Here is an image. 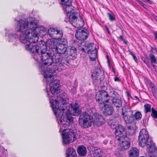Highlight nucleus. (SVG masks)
<instances>
[{
	"instance_id": "f257e3e1",
	"label": "nucleus",
	"mask_w": 157,
	"mask_h": 157,
	"mask_svg": "<svg viewBox=\"0 0 157 157\" xmlns=\"http://www.w3.org/2000/svg\"><path fill=\"white\" fill-rule=\"evenodd\" d=\"M67 96L64 93L62 95L57 96V100L53 99L52 101L50 99L52 109L56 116L60 118V122L62 126L68 127L73 122V118L71 115L76 116L80 113L78 105L76 103L70 105V109L64 112L67 108V104L66 101Z\"/></svg>"
},
{
	"instance_id": "f03ea898",
	"label": "nucleus",
	"mask_w": 157,
	"mask_h": 157,
	"mask_svg": "<svg viewBox=\"0 0 157 157\" xmlns=\"http://www.w3.org/2000/svg\"><path fill=\"white\" fill-rule=\"evenodd\" d=\"M40 58L43 64L47 66L53 64L55 70L60 71L63 67L68 66V60L65 58H61V55L53 51H47L40 56Z\"/></svg>"
},
{
	"instance_id": "7ed1b4c3",
	"label": "nucleus",
	"mask_w": 157,
	"mask_h": 157,
	"mask_svg": "<svg viewBox=\"0 0 157 157\" xmlns=\"http://www.w3.org/2000/svg\"><path fill=\"white\" fill-rule=\"evenodd\" d=\"M63 6V10L65 11L67 14L69 15V22L74 27L80 28L83 27L84 21L82 18L81 17V20L78 19L77 17L79 14L75 11V7L71 5L72 0H60Z\"/></svg>"
},
{
	"instance_id": "20e7f679",
	"label": "nucleus",
	"mask_w": 157,
	"mask_h": 157,
	"mask_svg": "<svg viewBox=\"0 0 157 157\" xmlns=\"http://www.w3.org/2000/svg\"><path fill=\"white\" fill-rule=\"evenodd\" d=\"M92 118L94 125L99 126L103 124L105 120L102 116L99 114L95 113L92 115L89 114L87 112H84L79 115V123L81 127L83 128H88L91 125V119Z\"/></svg>"
},
{
	"instance_id": "39448f33",
	"label": "nucleus",
	"mask_w": 157,
	"mask_h": 157,
	"mask_svg": "<svg viewBox=\"0 0 157 157\" xmlns=\"http://www.w3.org/2000/svg\"><path fill=\"white\" fill-rule=\"evenodd\" d=\"M139 138V144L141 147L146 145L149 152L151 156L157 157V148L151 139L146 130L142 129L140 132Z\"/></svg>"
},
{
	"instance_id": "423d86ee",
	"label": "nucleus",
	"mask_w": 157,
	"mask_h": 157,
	"mask_svg": "<svg viewBox=\"0 0 157 157\" xmlns=\"http://www.w3.org/2000/svg\"><path fill=\"white\" fill-rule=\"evenodd\" d=\"M25 48L26 50L33 54L42 55L48 51L46 44L43 40L39 42L36 46L29 43L26 45Z\"/></svg>"
},
{
	"instance_id": "0eeeda50",
	"label": "nucleus",
	"mask_w": 157,
	"mask_h": 157,
	"mask_svg": "<svg viewBox=\"0 0 157 157\" xmlns=\"http://www.w3.org/2000/svg\"><path fill=\"white\" fill-rule=\"evenodd\" d=\"M62 136L63 143L65 145L74 142L76 139V134L74 131L68 128L64 129L63 130Z\"/></svg>"
},
{
	"instance_id": "6e6552de",
	"label": "nucleus",
	"mask_w": 157,
	"mask_h": 157,
	"mask_svg": "<svg viewBox=\"0 0 157 157\" xmlns=\"http://www.w3.org/2000/svg\"><path fill=\"white\" fill-rule=\"evenodd\" d=\"M93 84L96 85L103 81L105 78L104 73L100 68L95 69L92 75Z\"/></svg>"
},
{
	"instance_id": "1a4fd4ad",
	"label": "nucleus",
	"mask_w": 157,
	"mask_h": 157,
	"mask_svg": "<svg viewBox=\"0 0 157 157\" xmlns=\"http://www.w3.org/2000/svg\"><path fill=\"white\" fill-rule=\"evenodd\" d=\"M110 98L108 92L105 90H101L99 94L96 95V101L99 104H104L108 103Z\"/></svg>"
},
{
	"instance_id": "9d476101",
	"label": "nucleus",
	"mask_w": 157,
	"mask_h": 157,
	"mask_svg": "<svg viewBox=\"0 0 157 157\" xmlns=\"http://www.w3.org/2000/svg\"><path fill=\"white\" fill-rule=\"evenodd\" d=\"M28 21L26 19H21L18 21L16 26V30L21 33H26L30 34L31 30L28 29L27 23Z\"/></svg>"
},
{
	"instance_id": "9b49d317",
	"label": "nucleus",
	"mask_w": 157,
	"mask_h": 157,
	"mask_svg": "<svg viewBox=\"0 0 157 157\" xmlns=\"http://www.w3.org/2000/svg\"><path fill=\"white\" fill-rule=\"evenodd\" d=\"M115 129V138L116 140H120L121 138L127 136L126 129L121 125L119 124L114 127Z\"/></svg>"
},
{
	"instance_id": "f8f14e48",
	"label": "nucleus",
	"mask_w": 157,
	"mask_h": 157,
	"mask_svg": "<svg viewBox=\"0 0 157 157\" xmlns=\"http://www.w3.org/2000/svg\"><path fill=\"white\" fill-rule=\"evenodd\" d=\"M76 49L75 47L70 46L67 48V50L63 55H61V58H65L69 60V64H70L69 59H74L76 55Z\"/></svg>"
},
{
	"instance_id": "ddd939ff",
	"label": "nucleus",
	"mask_w": 157,
	"mask_h": 157,
	"mask_svg": "<svg viewBox=\"0 0 157 157\" xmlns=\"http://www.w3.org/2000/svg\"><path fill=\"white\" fill-rule=\"evenodd\" d=\"M94 44L90 43L86 45L87 48L89 49L88 53L89 54L90 60L94 61L95 60L97 56V50L95 47H94Z\"/></svg>"
},
{
	"instance_id": "4468645a",
	"label": "nucleus",
	"mask_w": 157,
	"mask_h": 157,
	"mask_svg": "<svg viewBox=\"0 0 157 157\" xmlns=\"http://www.w3.org/2000/svg\"><path fill=\"white\" fill-rule=\"evenodd\" d=\"M112 94L111 97L112 103L117 108H120L122 106V102L121 98L119 97V94L117 92L115 91L111 92Z\"/></svg>"
},
{
	"instance_id": "2eb2a0df",
	"label": "nucleus",
	"mask_w": 157,
	"mask_h": 157,
	"mask_svg": "<svg viewBox=\"0 0 157 157\" xmlns=\"http://www.w3.org/2000/svg\"><path fill=\"white\" fill-rule=\"evenodd\" d=\"M59 45L58 48V54L63 55L67 49V42L65 39H61L59 40Z\"/></svg>"
},
{
	"instance_id": "dca6fc26",
	"label": "nucleus",
	"mask_w": 157,
	"mask_h": 157,
	"mask_svg": "<svg viewBox=\"0 0 157 157\" xmlns=\"http://www.w3.org/2000/svg\"><path fill=\"white\" fill-rule=\"evenodd\" d=\"M87 31V29H78L75 33L76 37L80 40H86L87 38L88 35Z\"/></svg>"
},
{
	"instance_id": "f3484780",
	"label": "nucleus",
	"mask_w": 157,
	"mask_h": 157,
	"mask_svg": "<svg viewBox=\"0 0 157 157\" xmlns=\"http://www.w3.org/2000/svg\"><path fill=\"white\" fill-rule=\"evenodd\" d=\"M121 138L119 141V144L121 149H122L127 150L129 148L131 144L130 140L127 136Z\"/></svg>"
},
{
	"instance_id": "a211bd4d",
	"label": "nucleus",
	"mask_w": 157,
	"mask_h": 157,
	"mask_svg": "<svg viewBox=\"0 0 157 157\" xmlns=\"http://www.w3.org/2000/svg\"><path fill=\"white\" fill-rule=\"evenodd\" d=\"M44 77L47 84H49L50 86L53 84L54 81V76L52 75V71L51 70L50 71H45L44 73Z\"/></svg>"
},
{
	"instance_id": "6ab92c4d",
	"label": "nucleus",
	"mask_w": 157,
	"mask_h": 157,
	"mask_svg": "<svg viewBox=\"0 0 157 157\" xmlns=\"http://www.w3.org/2000/svg\"><path fill=\"white\" fill-rule=\"evenodd\" d=\"M104 106L103 114L105 116H110L113 114L114 109L110 103L103 104Z\"/></svg>"
},
{
	"instance_id": "aec40b11",
	"label": "nucleus",
	"mask_w": 157,
	"mask_h": 157,
	"mask_svg": "<svg viewBox=\"0 0 157 157\" xmlns=\"http://www.w3.org/2000/svg\"><path fill=\"white\" fill-rule=\"evenodd\" d=\"M50 90L52 94L54 95L58 94L60 92L59 89L60 87V82L59 80L55 79L52 86H51Z\"/></svg>"
},
{
	"instance_id": "412c9836",
	"label": "nucleus",
	"mask_w": 157,
	"mask_h": 157,
	"mask_svg": "<svg viewBox=\"0 0 157 157\" xmlns=\"http://www.w3.org/2000/svg\"><path fill=\"white\" fill-rule=\"evenodd\" d=\"M47 46H48L50 49L48 51H53L54 53H58V48L56 45V42L53 39L48 40L47 41Z\"/></svg>"
},
{
	"instance_id": "4be33fe9",
	"label": "nucleus",
	"mask_w": 157,
	"mask_h": 157,
	"mask_svg": "<svg viewBox=\"0 0 157 157\" xmlns=\"http://www.w3.org/2000/svg\"><path fill=\"white\" fill-rule=\"evenodd\" d=\"M21 33V34L20 35L19 37V40L20 42L24 44L29 43V37H30V35H32L30 31V34L28 33L27 32Z\"/></svg>"
},
{
	"instance_id": "5701e85b",
	"label": "nucleus",
	"mask_w": 157,
	"mask_h": 157,
	"mask_svg": "<svg viewBox=\"0 0 157 157\" xmlns=\"http://www.w3.org/2000/svg\"><path fill=\"white\" fill-rule=\"evenodd\" d=\"M46 29L42 27H37L36 29L33 30V33H35V35L39 36H43L44 35L45 32L46 31Z\"/></svg>"
},
{
	"instance_id": "b1692460",
	"label": "nucleus",
	"mask_w": 157,
	"mask_h": 157,
	"mask_svg": "<svg viewBox=\"0 0 157 157\" xmlns=\"http://www.w3.org/2000/svg\"><path fill=\"white\" fill-rule=\"evenodd\" d=\"M78 153L81 156H85L87 153V150L86 147L83 145L79 146L77 148Z\"/></svg>"
},
{
	"instance_id": "393cba45",
	"label": "nucleus",
	"mask_w": 157,
	"mask_h": 157,
	"mask_svg": "<svg viewBox=\"0 0 157 157\" xmlns=\"http://www.w3.org/2000/svg\"><path fill=\"white\" fill-rule=\"evenodd\" d=\"M122 114L124 119L126 117H128L133 116L134 115L133 111L130 108L126 109H123Z\"/></svg>"
},
{
	"instance_id": "a878e982",
	"label": "nucleus",
	"mask_w": 157,
	"mask_h": 157,
	"mask_svg": "<svg viewBox=\"0 0 157 157\" xmlns=\"http://www.w3.org/2000/svg\"><path fill=\"white\" fill-rule=\"evenodd\" d=\"M38 25L37 21L33 20L30 22H28L27 23L28 29L31 30L30 33H33L32 29H36Z\"/></svg>"
},
{
	"instance_id": "bb28decb",
	"label": "nucleus",
	"mask_w": 157,
	"mask_h": 157,
	"mask_svg": "<svg viewBox=\"0 0 157 157\" xmlns=\"http://www.w3.org/2000/svg\"><path fill=\"white\" fill-rule=\"evenodd\" d=\"M66 157H77L75 150L72 147H69L66 151Z\"/></svg>"
},
{
	"instance_id": "cd10ccee",
	"label": "nucleus",
	"mask_w": 157,
	"mask_h": 157,
	"mask_svg": "<svg viewBox=\"0 0 157 157\" xmlns=\"http://www.w3.org/2000/svg\"><path fill=\"white\" fill-rule=\"evenodd\" d=\"M128 155L129 157H138L139 150L136 148L133 147L129 151Z\"/></svg>"
},
{
	"instance_id": "c85d7f7f",
	"label": "nucleus",
	"mask_w": 157,
	"mask_h": 157,
	"mask_svg": "<svg viewBox=\"0 0 157 157\" xmlns=\"http://www.w3.org/2000/svg\"><path fill=\"white\" fill-rule=\"evenodd\" d=\"M32 35H30V37H29V43L27 44H32V43H35L37 42L38 40V36L35 35V33H31Z\"/></svg>"
},
{
	"instance_id": "c756f323",
	"label": "nucleus",
	"mask_w": 157,
	"mask_h": 157,
	"mask_svg": "<svg viewBox=\"0 0 157 157\" xmlns=\"http://www.w3.org/2000/svg\"><path fill=\"white\" fill-rule=\"evenodd\" d=\"M101 151L100 149L95 148L90 151V154L88 155V157H101L100 154Z\"/></svg>"
},
{
	"instance_id": "7c9ffc66",
	"label": "nucleus",
	"mask_w": 157,
	"mask_h": 157,
	"mask_svg": "<svg viewBox=\"0 0 157 157\" xmlns=\"http://www.w3.org/2000/svg\"><path fill=\"white\" fill-rule=\"evenodd\" d=\"M136 127L135 124L132 126H128L127 127V129L128 130L129 134L131 135H133L136 133Z\"/></svg>"
},
{
	"instance_id": "2f4dec72",
	"label": "nucleus",
	"mask_w": 157,
	"mask_h": 157,
	"mask_svg": "<svg viewBox=\"0 0 157 157\" xmlns=\"http://www.w3.org/2000/svg\"><path fill=\"white\" fill-rule=\"evenodd\" d=\"M56 33H57V30L52 28L48 29V34L51 37L55 38Z\"/></svg>"
},
{
	"instance_id": "473e14b6",
	"label": "nucleus",
	"mask_w": 157,
	"mask_h": 157,
	"mask_svg": "<svg viewBox=\"0 0 157 157\" xmlns=\"http://www.w3.org/2000/svg\"><path fill=\"white\" fill-rule=\"evenodd\" d=\"M124 119L126 123L131 124L134 122V115L133 116L125 117Z\"/></svg>"
},
{
	"instance_id": "72a5a7b5",
	"label": "nucleus",
	"mask_w": 157,
	"mask_h": 157,
	"mask_svg": "<svg viewBox=\"0 0 157 157\" xmlns=\"http://www.w3.org/2000/svg\"><path fill=\"white\" fill-rule=\"evenodd\" d=\"M145 110V113H147L148 112H150L151 110V105L146 104H145L144 106Z\"/></svg>"
},
{
	"instance_id": "f704fd0d",
	"label": "nucleus",
	"mask_w": 157,
	"mask_h": 157,
	"mask_svg": "<svg viewBox=\"0 0 157 157\" xmlns=\"http://www.w3.org/2000/svg\"><path fill=\"white\" fill-rule=\"evenodd\" d=\"M57 33H56L55 38L58 39H60L63 36V33L62 31L57 30Z\"/></svg>"
},
{
	"instance_id": "c9c22d12",
	"label": "nucleus",
	"mask_w": 157,
	"mask_h": 157,
	"mask_svg": "<svg viewBox=\"0 0 157 157\" xmlns=\"http://www.w3.org/2000/svg\"><path fill=\"white\" fill-rule=\"evenodd\" d=\"M134 115V118H135L136 120H140L142 117V114L140 112L137 111L135 113Z\"/></svg>"
},
{
	"instance_id": "e433bc0d",
	"label": "nucleus",
	"mask_w": 157,
	"mask_h": 157,
	"mask_svg": "<svg viewBox=\"0 0 157 157\" xmlns=\"http://www.w3.org/2000/svg\"><path fill=\"white\" fill-rule=\"evenodd\" d=\"M151 116L153 118L157 119V111L153 107L151 108Z\"/></svg>"
},
{
	"instance_id": "4c0bfd02",
	"label": "nucleus",
	"mask_w": 157,
	"mask_h": 157,
	"mask_svg": "<svg viewBox=\"0 0 157 157\" xmlns=\"http://www.w3.org/2000/svg\"><path fill=\"white\" fill-rule=\"evenodd\" d=\"M149 56L151 63H156V60L155 57L153 54L151 53L149 55Z\"/></svg>"
},
{
	"instance_id": "58836bf2",
	"label": "nucleus",
	"mask_w": 157,
	"mask_h": 157,
	"mask_svg": "<svg viewBox=\"0 0 157 157\" xmlns=\"http://www.w3.org/2000/svg\"><path fill=\"white\" fill-rule=\"evenodd\" d=\"M108 123L109 125L111 126L112 128H114V127L116 126L115 124L116 122L113 119H109Z\"/></svg>"
},
{
	"instance_id": "ea45409f",
	"label": "nucleus",
	"mask_w": 157,
	"mask_h": 157,
	"mask_svg": "<svg viewBox=\"0 0 157 157\" xmlns=\"http://www.w3.org/2000/svg\"><path fill=\"white\" fill-rule=\"evenodd\" d=\"M9 36L10 40H13V39H15L17 38H18V35L16 34H9L8 36Z\"/></svg>"
},
{
	"instance_id": "a19ab883",
	"label": "nucleus",
	"mask_w": 157,
	"mask_h": 157,
	"mask_svg": "<svg viewBox=\"0 0 157 157\" xmlns=\"http://www.w3.org/2000/svg\"><path fill=\"white\" fill-rule=\"evenodd\" d=\"M34 55L33 56V59L37 62H39V59L40 58V55H39V54H38V56H37V55L36 54H37V53L34 54Z\"/></svg>"
},
{
	"instance_id": "79ce46f5",
	"label": "nucleus",
	"mask_w": 157,
	"mask_h": 157,
	"mask_svg": "<svg viewBox=\"0 0 157 157\" xmlns=\"http://www.w3.org/2000/svg\"><path fill=\"white\" fill-rule=\"evenodd\" d=\"M109 20L111 21H113L115 19V17L112 14L108 13Z\"/></svg>"
},
{
	"instance_id": "37998d69",
	"label": "nucleus",
	"mask_w": 157,
	"mask_h": 157,
	"mask_svg": "<svg viewBox=\"0 0 157 157\" xmlns=\"http://www.w3.org/2000/svg\"><path fill=\"white\" fill-rule=\"evenodd\" d=\"M136 1L142 6L144 7L146 9H147V6L146 5L143 3L140 0H136Z\"/></svg>"
},
{
	"instance_id": "c03bdc74",
	"label": "nucleus",
	"mask_w": 157,
	"mask_h": 157,
	"mask_svg": "<svg viewBox=\"0 0 157 157\" xmlns=\"http://www.w3.org/2000/svg\"><path fill=\"white\" fill-rule=\"evenodd\" d=\"M129 53H130V55H132V56L134 59L135 60V61L136 62L137 61V59L136 57L135 56V55L133 53V52L132 51H129Z\"/></svg>"
},
{
	"instance_id": "a18cd8bd",
	"label": "nucleus",
	"mask_w": 157,
	"mask_h": 157,
	"mask_svg": "<svg viewBox=\"0 0 157 157\" xmlns=\"http://www.w3.org/2000/svg\"><path fill=\"white\" fill-rule=\"evenodd\" d=\"M119 38L120 39L121 41H123V42L125 44H127V42L123 38L122 36H119Z\"/></svg>"
},
{
	"instance_id": "49530a36",
	"label": "nucleus",
	"mask_w": 157,
	"mask_h": 157,
	"mask_svg": "<svg viewBox=\"0 0 157 157\" xmlns=\"http://www.w3.org/2000/svg\"><path fill=\"white\" fill-rule=\"evenodd\" d=\"M144 62L147 65H148L149 64V59L148 57H146V59H144Z\"/></svg>"
},
{
	"instance_id": "de8ad7c7",
	"label": "nucleus",
	"mask_w": 157,
	"mask_h": 157,
	"mask_svg": "<svg viewBox=\"0 0 157 157\" xmlns=\"http://www.w3.org/2000/svg\"><path fill=\"white\" fill-rule=\"evenodd\" d=\"M144 2H147L148 3L151 4L152 2L150 0H142Z\"/></svg>"
},
{
	"instance_id": "09e8293b",
	"label": "nucleus",
	"mask_w": 157,
	"mask_h": 157,
	"mask_svg": "<svg viewBox=\"0 0 157 157\" xmlns=\"http://www.w3.org/2000/svg\"><path fill=\"white\" fill-rule=\"evenodd\" d=\"M114 81L116 82H120V80L117 77H115L114 78Z\"/></svg>"
},
{
	"instance_id": "8fccbe9b",
	"label": "nucleus",
	"mask_w": 157,
	"mask_h": 157,
	"mask_svg": "<svg viewBox=\"0 0 157 157\" xmlns=\"http://www.w3.org/2000/svg\"><path fill=\"white\" fill-rule=\"evenodd\" d=\"M152 90H154V92L156 93H157V89L155 87L154 88H152Z\"/></svg>"
},
{
	"instance_id": "3c124183",
	"label": "nucleus",
	"mask_w": 157,
	"mask_h": 157,
	"mask_svg": "<svg viewBox=\"0 0 157 157\" xmlns=\"http://www.w3.org/2000/svg\"><path fill=\"white\" fill-rule=\"evenodd\" d=\"M150 86L152 88H154V87H155V85L151 82L150 83Z\"/></svg>"
},
{
	"instance_id": "603ef678",
	"label": "nucleus",
	"mask_w": 157,
	"mask_h": 157,
	"mask_svg": "<svg viewBox=\"0 0 157 157\" xmlns=\"http://www.w3.org/2000/svg\"><path fill=\"white\" fill-rule=\"evenodd\" d=\"M155 34V36L154 37L156 40H157V32H155L154 33Z\"/></svg>"
},
{
	"instance_id": "864d4df0",
	"label": "nucleus",
	"mask_w": 157,
	"mask_h": 157,
	"mask_svg": "<svg viewBox=\"0 0 157 157\" xmlns=\"http://www.w3.org/2000/svg\"><path fill=\"white\" fill-rule=\"evenodd\" d=\"M105 28H106V30L107 31L108 33L109 34V33H110V32L109 31L108 28L106 26L105 27Z\"/></svg>"
},
{
	"instance_id": "5fc2aeb1",
	"label": "nucleus",
	"mask_w": 157,
	"mask_h": 157,
	"mask_svg": "<svg viewBox=\"0 0 157 157\" xmlns=\"http://www.w3.org/2000/svg\"><path fill=\"white\" fill-rule=\"evenodd\" d=\"M153 16L154 18L157 21V17L155 15H154V14H153Z\"/></svg>"
},
{
	"instance_id": "6e6d98bb",
	"label": "nucleus",
	"mask_w": 157,
	"mask_h": 157,
	"mask_svg": "<svg viewBox=\"0 0 157 157\" xmlns=\"http://www.w3.org/2000/svg\"><path fill=\"white\" fill-rule=\"evenodd\" d=\"M135 98H136V99L138 100V101H140V100L138 98L137 96H135Z\"/></svg>"
},
{
	"instance_id": "4d7b16f0",
	"label": "nucleus",
	"mask_w": 157,
	"mask_h": 157,
	"mask_svg": "<svg viewBox=\"0 0 157 157\" xmlns=\"http://www.w3.org/2000/svg\"><path fill=\"white\" fill-rule=\"evenodd\" d=\"M85 49L84 48H81V50L83 52H85Z\"/></svg>"
},
{
	"instance_id": "13d9d810",
	"label": "nucleus",
	"mask_w": 157,
	"mask_h": 157,
	"mask_svg": "<svg viewBox=\"0 0 157 157\" xmlns=\"http://www.w3.org/2000/svg\"><path fill=\"white\" fill-rule=\"evenodd\" d=\"M152 67H156V65H155L154 64H152Z\"/></svg>"
},
{
	"instance_id": "bf43d9fd",
	"label": "nucleus",
	"mask_w": 157,
	"mask_h": 157,
	"mask_svg": "<svg viewBox=\"0 0 157 157\" xmlns=\"http://www.w3.org/2000/svg\"><path fill=\"white\" fill-rule=\"evenodd\" d=\"M16 18H15V21H16Z\"/></svg>"
},
{
	"instance_id": "052dcab7",
	"label": "nucleus",
	"mask_w": 157,
	"mask_h": 157,
	"mask_svg": "<svg viewBox=\"0 0 157 157\" xmlns=\"http://www.w3.org/2000/svg\"><path fill=\"white\" fill-rule=\"evenodd\" d=\"M144 121V120H143Z\"/></svg>"
},
{
	"instance_id": "680f3d73",
	"label": "nucleus",
	"mask_w": 157,
	"mask_h": 157,
	"mask_svg": "<svg viewBox=\"0 0 157 157\" xmlns=\"http://www.w3.org/2000/svg\"><path fill=\"white\" fill-rule=\"evenodd\" d=\"M114 72L115 73V71H114Z\"/></svg>"
}]
</instances>
